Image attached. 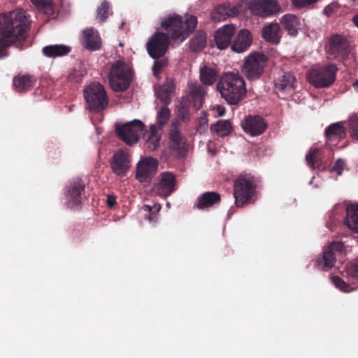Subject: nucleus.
<instances>
[{
  "label": "nucleus",
  "instance_id": "nucleus-47",
  "mask_svg": "<svg viewBox=\"0 0 358 358\" xmlns=\"http://www.w3.org/2000/svg\"><path fill=\"white\" fill-rule=\"evenodd\" d=\"M317 0H292L293 4L298 8H303L309 6Z\"/></svg>",
  "mask_w": 358,
  "mask_h": 358
},
{
  "label": "nucleus",
  "instance_id": "nucleus-44",
  "mask_svg": "<svg viewBox=\"0 0 358 358\" xmlns=\"http://www.w3.org/2000/svg\"><path fill=\"white\" fill-rule=\"evenodd\" d=\"M346 168L345 162L342 159H338L334 166L331 168V173H336V176H341L343 170Z\"/></svg>",
  "mask_w": 358,
  "mask_h": 358
},
{
  "label": "nucleus",
  "instance_id": "nucleus-45",
  "mask_svg": "<svg viewBox=\"0 0 358 358\" xmlns=\"http://www.w3.org/2000/svg\"><path fill=\"white\" fill-rule=\"evenodd\" d=\"M108 10L109 5L108 2L103 1L97 9V17L99 18L101 22L105 21L108 17Z\"/></svg>",
  "mask_w": 358,
  "mask_h": 358
},
{
  "label": "nucleus",
  "instance_id": "nucleus-2",
  "mask_svg": "<svg viewBox=\"0 0 358 358\" xmlns=\"http://www.w3.org/2000/svg\"><path fill=\"white\" fill-rule=\"evenodd\" d=\"M217 90L220 96L229 105H237L247 94L245 82L238 73H224L219 78Z\"/></svg>",
  "mask_w": 358,
  "mask_h": 358
},
{
  "label": "nucleus",
  "instance_id": "nucleus-32",
  "mask_svg": "<svg viewBox=\"0 0 358 358\" xmlns=\"http://www.w3.org/2000/svg\"><path fill=\"white\" fill-rule=\"evenodd\" d=\"M346 212L345 224L352 231L358 232V204L348 206Z\"/></svg>",
  "mask_w": 358,
  "mask_h": 358
},
{
  "label": "nucleus",
  "instance_id": "nucleus-40",
  "mask_svg": "<svg viewBox=\"0 0 358 358\" xmlns=\"http://www.w3.org/2000/svg\"><path fill=\"white\" fill-rule=\"evenodd\" d=\"M152 66V73L155 77H157L162 71L168 65L169 60L167 57L163 56L159 59H155Z\"/></svg>",
  "mask_w": 358,
  "mask_h": 358
},
{
  "label": "nucleus",
  "instance_id": "nucleus-9",
  "mask_svg": "<svg viewBox=\"0 0 358 358\" xmlns=\"http://www.w3.org/2000/svg\"><path fill=\"white\" fill-rule=\"evenodd\" d=\"M145 125L138 120H135L123 125H116V133L119 138L129 145L136 143L139 137L143 134Z\"/></svg>",
  "mask_w": 358,
  "mask_h": 358
},
{
  "label": "nucleus",
  "instance_id": "nucleus-22",
  "mask_svg": "<svg viewBox=\"0 0 358 358\" xmlns=\"http://www.w3.org/2000/svg\"><path fill=\"white\" fill-rule=\"evenodd\" d=\"M240 13V8L230 3L217 6L211 13V18L215 22L224 20L228 17L236 16Z\"/></svg>",
  "mask_w": 358,
  "mask_h": 358
},
{
  "label": "nucleus",
  "instance_id": "nucleus-50",
  "mask_svg": "<svg viewBox=\"0 0 358 358\" xmlns=\"http://www.w3.org/2000/svg\"><path fill=\"white\" fill-rule=\"evenodd\" d=\"M32 3L39 8H46L50 6L48 0H31Z\"/></svg>",
  "mask_w": 358,
  "mask_h": 358
},
{
  "label": "nucleus",
  "instance_id": "nucleus-13",
  "mask_svg": "<svg viewBox=\"0 0 358 358\" xmlns=\"http://www.w3.org/2000/svg\"><path fill=\"white\" fill-rule=\"evenodd\" d=\"M158 162L149 157L140 161L136 166V178L141 182H147L157 172Z\"/></svg>",
  "mask_w": 358,
  "mask_h": 358
},
{
  "label": "nucleus",
  "instance_id": "nucleus-33",
  "mask_svg": "<svg viewBox=\"0 0 358 358\" xmlns=\"http://www.w3.org/2000/svg\"><path fill=\"white\" fill-rule=\"evenodd\" d=\"M217 76L218 73L214 68L203 66L200 69V80L205 85H212Z\"/></svg>",
  "mask_w": 358,
  "mask_h": 358
},
{
  "label": "nucleus",
  "instance_id": "nucleus-19",
  "mask_svg": "<svg viewBox=\"0 0 358 358\" xmlns=\"http://www.w3.org/2000/svg\"><path fill=\"white\" fill-rule=\"evenodd\" d=\"M252 41L251 33L247 29H241L231 45L232 51L237 53L245 52L251 45Z\"/></svg>",
  "mask_w": 358,
  "mask_h": 358
},
{
  "label": "nucleus",
  "instance_id": "nucleus-23",
  "mask_svg": "<svg viewBox=\"0 0 358 358\" xmlns=\"http://www.w3.org/2000/svg\"><path fill=\"white\" fill-rule=\"evenodd\" d=\"M82 44L87 50L90 51L99 50L101 42L99 33L92 28L84 30Z\"/></svg>",
  "mask_w": 358,
  "mask_h": 358
},
{
  "label": "nucleus",
  "instance_id": "nucleus-14",
  "mask_svg": "<svg viewBox=\"0 0 358 358\" xmlns=\"http://www.w3.org/2000/svg\"><path fill=\"white\" fill-rule=\"evenodd\" d=\"M66 196L71 207L82 204L86 199L85 182L82 179L73 180L69 185Z\"/></svg>",
  "mask_w": 358,
  "mask_h": 358
},
{
  "label": "nucleus",
  "instance_id": "nucleus-54",
  "mask_svg": "<svg viewBox=\"0 0 358 358\" xmlns=\"http://www.w3.org/2000/svg\"><path fill=\"white\" fill-rule=\"evenodd\" d=\"M355 24L358 27V14L353 17Z\"/></svg>",
  "mask_w": 358,
  "mask_h": 358
},
{
  "label": "nucleus",
  "instance_id": "nucleus-7",
  "mask_svg": "<svg viewBox=\"0 0 358 358\" xmlns=\"http://www.w3.org/2000/svg\"><path fill=\"white\" fill-rule=\"evenodd\" d=\"M337 71L334 64L312 69L308 75L309 83L317 88L328 87L335 81Z\"/></svg>",
  "mask_w": 358,
  "mask_h": 358
},
{
  "label": "nucleus",
  "instance_id": "nucleus-52",
  "mask_svg": "<svg viewBox=\"0 0 358 358\" xmlns=\"http://www.w3.org/2000/svg\"><path fill=\"white\" fill-rule=\"evenodd\" d=\"M106 202L108 206L112 208L117 203L116 197L114 195H108Z\"/></svg>",
  "mask_w": 358,
  "mask_h": 358
},
{
  "label": "nucleus",
  "instance_id": "nucleus-36",
  "mask_svg": "<svg viewBox=\"0 0 358 358\" xmlns=\"http://www.w3.org/2000/svg\"><path fill=\"white\" fill-rule=\"evenodd\" d=\"M206 34L203 31H198L190 41V48L194 52H199L205 48L206 44Z\"/></svg>",
  "mask_w": 358,
  "mask_h": 358
},
{
  "label": "nucleus",
  "instance_id": "nucleus-30",
  "mask_svg": "<svg viewBox=\"0 0 358 358\" xmlns=\"http://www.w3.org/2000/svg\"><path fill=\"white\" fill-rule=\"evenodd\" d=\"M162 134L155 124L150 126L145 146L150 151H154L159 146Z\"/></svg>",
  "mask_w": 358,
  "mask_h": 358
},
{
  "label": "nucleus",
  "instance_id": "nucleus-6",
  "mask_svg": "<svg viewBox=\"0 0 358 358\" xmlns=\"http://www.w3.org/2000/svg\"><path fill=\"white\" fill-rule=\"evenodd\" d=\"M83 94L89 109L95 113L102 111L108 104L107 93L103 86L99 83L89 85Z\"/></svg>",
  "mask_w": 358,
  "mask_h": 358
},
{
  "label": "nucleus",
  "instance_id": "nucleus-15",
  "mask_svg": "<svg viewBox=\"0 0 358 358\" xmlns=\"http://www.w3.org/2000/svg\"><path fill=\"white\" fill-rule=\"evenodd\" d=\"M244 131L252 136H259L267 128V122L259 115H248L241 123Z\"/></svg>",
  "mask_w": 358,
  "mask_h": 358
},
{
  "label": "nucleus",
  "instance_id": "nucleus-43",
  "mask_svg": "<svg viewBox=\"0 0 358 358\" xmlns=\"http://www.w3.org/2000/svg\"><path fill=\"white\" fill-rule=\"evenodd\" d=\"M350 134L354 141H358V116H353L348 120Z\"/></svg>",
  "mask_w": 358,
  "mask_h": 358
},
{
  "label": "nucleus",
  "instance_id": "nucleus-24",
  "mask_svg": "<svg viewBox=\"0 0 358 358\" xmlns=\"http://www.w3.org/2000/svg\"><path fill=\"white\" fill-rule=\"evenodd\" d=\"M221 201V195L217 192H206L198 197L194 206L203 210L215 205L219 204Z\"/></svg>",
  "mask_w": 358,
  "mask_h": 358
},
{
  "label": "nucleus",
  "instance_id": "nucleus-11",
  "mask_svg": "<svg viewBox=\"0 0 358 358\" xmlns=\"http://www.w3.org/2000/svg\"><path fill=\"white\" fill-rule=\"evenodd\" d=\"M170 38L168 34L156 32L146 44L149 55L154 59L165 55L169 49Z\"/></svg>",
  "mask_w": 358,
  "mask_h": 358
},
{
  "label": "nucleus",
  "instance_id": "nucleus-18",
  "mask_svg": "<svg viewBox=\"0 0 358 358\" xmlns=\"http://www.w3.org/2000/svg\"><path fill=\"white\" fill-rule=\"evenodd\" d=\"M235 31L236 27L233 24H226L218 29L215 34V41L217 48L220 50L227 48L231 44Z\"/></svg>",
  "mask_w": 358,
  "mask_h": 358
},
{
  "label": "nucleus",
  "instance_id": "nucleus-1",
  "mask_svg": "<svg viewBox=\"0 0 358 358\" xmlns=\"http://www.w3.org/2000/svg\"><path fill=\"white\" fill-rule=\"evenodd\" d=\"M29 15L23 9L0 14V59L9 55L7 48L22 49L29 30Z\"/></svg>",
  "mask_w": 358,
  "mask_h": 358
},
{
  "label": "nucleus",
  "instance_id": "nucleus-31",
  "mask_svg": "<svg viewBox=\"0 0 358 358\" xmlns=\"http://www.w3.org/2000/svg\"><path fill=\"white\" fill-rule=\"evenodd\" d=\"M281 23L289 35L295 36L298 34L300 22L296 15L292 14L284 15L281 20Z\"/></svg>",
  "mask_w": 358,
  "mask_h": 358
},
{
  "label": "nucleus",
  "instance_id": "nucleus-29",
  "mask_svg": "<svg viewBox=\"0 0 358 358\" xmlns=\"http://www.w3.org/2000/svg\"><path fill=\"white\" fill-rule=\"evenodd\" d=\"M336 256L331 248H326L322 253V257L315 261V266L323 271L331 269L335 264Z\"/></svg>",
  "mask_w": 358,
  "mask_h": 358
},
{
  "label": "nucleus",
  "instance_id": "nucleus-46",
  "mask_svg": "<svg viewBox=\"0 0 358 358\" xmlns=\"http://www.w3.org/2000/svg\"><path fill=\"white\" fill-rule=\"evenodd\" d=\"M178 117L182 121L189 119V110L187 106L182 104L178 108Z\"/></svg>",
  "mask_w": 358,
  "mask_h": 358
},
{
  "label": "nucleus",
  "instance_id": "nucleus-20",
  "mask_svg": "<svg viewBox=\"0 0 358 358\" xmlns=\"http://www.w3.org/2000/svg\"><path fill=\"white\" fill-rule=\"evenodd\" d=\"M176 184L175 176L169 172L162 174V178L156 186V189L159 196L166 197L174 191Z\"/></svg>",
  "mask_w": 358,
  "mask_h": 358
},
{
  "label": "nucleus",
  "instance_id": "nucleus-25",
  "mask_svg": "<svg viewBox=\"0 0 358 358\" xmlns=\"http://www.w3.org/2000/svg\"><path fill=\"white\" fill-rule=\"evenodd\" d=\"M262 36L272 44H278L281 38V29L278 23H270L262 29Z\"/></svg>",
  "mask_w": 358,
  "mask_h": 358
},
{
  "label": "nucleus",
  "instance_id": "nucleus-4",
  "mask_svg": "<svg viewBox=\"0 0 358 358\" xmlns=\"http://www.w3.org/2000/svg\"><path fill=\"white\" fill-rule=\"evenodd\" d=\"M197 24V18L194 15L186 17L185 21L180 15L167 17L162 22V27L171 34V38L174 41L182 42L194 31Z\"/></svg>",
  "mask_w": 358,
  "mask_h": 358
},
{
  "label": "nucleus",
  "instance_id": "nucleus-26",
  "mask_svg": "<svg viewBox=\"0 0 358 358\" xmlns=\"http://www.w3.org/2000/svg\"><path fill=\"white\" fill-rule=\"evenodd\" d=\"M36 82V78L31 75L17 76L13 78V86L18 92L30 90Z\"/></svg>",
  "mask_w": 358,
  "mask_h": 358
},
{
  "label": "nucleus",
  "instance_id": "nucleus-17",
  "mask_svg": "<svg viewBox=\"0 0 358 358\" xmlns=\"http://www.w3.org/2000/svg\"><path fill=\"white\" fill-rule=\"evenodd\" d=\"M328 53L334 59H343L348 55V43L341 35H334L329 40Z\"/></svg>",
  "mask_w": 358,
  "mask_h": 358
},
{
  "label": "nucleus",
  "instance_id": "nucleus-48",
  "mask_svg": "<svg viewBox=\"0 0 358 358\" xmlns=\"http://www.w3.org/2000/svg\"><path fill=\"white\" fill-rule=\"evenodd\" d=\"M328 248H331L334 252V251L342 252L345 249V245L343 242H332Z\"/></svg>",
  "mask_w": 358,
  "mask_h": 358
},
{
  "label": "nucleus",
  "instance_id": "nucleus-53",
  "mask_svg": "<svg viewBox=\"0 0 358 358\" xmlns=\"http://www.w3.org/2000/svg\"><path fill=\"white\" fill-rule=\"evenodd\" d=\"M207 125V117L206 116L201 117L199 120V125L198 127L199 128H206Z\"/></svg>",
  "mask_w": 358,
  "mask_h": 358
},
{
  "label": "nucleus",
  "instance_id": "nucleus-37",
  "mask_svg": "<svg viewBox=\"0 0 358 358\" xmlns=\"http://www.w3.org/2000/svg\"><path fill=\"white\" fill-rule=\"evenodd\" d=\"M306 161L313 169L320 167L322 161L320 150L318 148H310L306 156Z\"/></svg>",
  "mask_w": 358,
  "mask_h": 358
},
{
  "label": "nucleus",
  "instance_id": "nucleus-51",
  "mask_svg": "<svg viewBox=\"0 0 358 358\" xmlns=\"http://www.w3.org/2000/svg\"><path fill=\"white\" fill-rule=\"evenodd\" d=\"M336 6L334 3H331L325 6L323 10V13L327 16H330L334 11Z\"/></svg>",
  "mask_w": 358,
  "mask_h": 358
},
{
  "label": "nucleus",
  "instance_id": "nucleus-35",
  "mask_svg": "<svg viewBox=\"0 0 358 358\" xmlns=\"http://www.w3.org/2000/svg\"><path fill=\"white\" fill-rule=\"evenodd\" d=\"M212 132L215 133L218 136L224 137L228 136L232 131V127L229 120H221L210 127Z\"/></svg>",
  "mask_w": 358,
  "mask_h": 358
},
{
  "label": "nucleus",
  "instance_id": "nucleus-49",
  "mask_svg": "<svg viewBox=\"0 0 358 358\" xmlns=\"http://www.w3.org/2000/svg\"><path fill=\"white\" fill-rule=\"evenodd\" d=\"M82 74L80 71L76 70H73L72 72L69 74V78L71 80L75 81L76 83L80 82L81 80Z\"/></svg>",
  "mask_w": 358,
  "mask_h": 358
},
{
  "label": "nucleus",
  "instance_id": "nucleus-5",
  "mask_svg": "<svg viewBox=\"0 0 358 358\" xmlns=\"http://www.w3.org/2000/svg\"><path fill=\"white\" fill-rule=\"evenodd\" d=\"M134 77L131 64L124 60L113 62L110 67L108 79L111 89L115 92H123L130 86Z\"/></svg>",
  "mask_w": 358,
  "mask_h": 358
},
{
  "label": "nucleus",
  "instance_id": "nucleus-38",
  "mask_svg": "<svg viewBox=\"0 0 358 358\" xmlns=\"http://www.w3.org/2000/svg\"><path fill=\"white\" fill-rule=\"evenodd\" d=\"M171 117V110L166 106H162L157 114V124H155L158 129L162 130L164 126L168 123Z\"/></svg>",
  "mask_w": 358,
  "mask_h": 358
},
{
  "label": "nucleus",
  "instance_id": "nucleus-55",
  "mask_svg": "<svg viewBox=\"0 0 358 358\" xmlns=\"http://www.w3.org/2000/svg\"><path fill=\"white\" fill-rule=\"evenodd\" d=\"M354 87L358 90V80L354 83Z\"/></svg>",
  "mask_w": 358,
  "mask_h": 358
},
{
  "label": "nucleus",
  "instance_id": "nucleus-8",
  "mask_svg": "<svg viewBox=\"0 0 358 358\" xmlns=\"http://www.w3.org/2000/svg\"><path fill=\"white\" fill-rule=\"evenodd\" d=\"M266 59L264 54L259 52L250 54L245 58L242 65L243 74L250 81L259 79L263 75Z\"/></svg>",
  "mask_w": 358,
  "mask_h": 358
},
{
  "label": "nucleus",
  "instance_id": "nucleus-21",
  "mask_svg": "<svg viewBox=\"0 0 358 358\" xmlns=\"http://www.w3.org/2000/svg\"><path fill=\"white\" fill-rule=\"evenodd\" d=\"M295 77L291 73H284L275 80V90L278 93H290L295 90Z\"/></svg>",
  "mask_w": 358,
  "mask_h": 358
},
{
  "label": "nucleus",
  "instance_id": "nucleus-28",
  "mask_svg": "<svg viewBox=\"0 0 358 358\" xmlns=\"http://www.w3.org/2000/svg\"><path fill=\"white\" fill-rule=\"evenodd\" d=\"M71 50V47L63 44L49 45L43 48V54L50 58L67 55Z\"/></svg>",
  "mask_w": 358,
  "mask_h": 358
},
{
  "label": "nucleus",
  "instance_id": "nucleus-12",
  "mask_svg": "<svg viewBox=\"0 0 358 358\" xmlns=\"http://www.w3.org/2000/svg\"><path fill=\"white\" fill-rule=\"evenodd\" d=\"M131 166V156L127 150H117L110 162L113 173L120 178L127 176Z\"/></svg>",
  "mask_w": 358,
  "mask_h": 358
},
{
  "label": "nucleus",
  "instance_id": "nucleus-3",
  "mask_svg": "<svg viewBox=\"0 0 358 358\" xmlns=\"http://www.w3.org/2000/svg\"><path fill=\"white\" fill-rule=\"evenodd\" d=\"M258 180L251 173H242L234 181V196L237 207L255 203Z\"/></svg>",
  "mask_w": 358,
  "mask_h": 358
},
{
  "label": "nucleus",
  "instance_id": "nucleus-39",
  "mask_svg": "<svg viewBox=\"0 0 358 358\" xmlns=\"http://www.w3.org/2000/svg\"><path fill=\"white\" fill-rule=\"evenodd\" d=\"M343 275L350 280H358V260H353L345 266Z\"/></svg>",
  "mask_w": 358,
  "mask_h": 358
},
{
  "label": "nucleus",
  "instance_id": "nucleus-16",
  "mask_svg": "<svg viewBox=\"0 0 358 358\" xmlns=\"http://www.w3.org/2000/svg\"><path fill=\"white\" fill-rule=\"evenodd\" d=\"M278 8L275 0H252L249 3V9L252 14L263 17L272 15Z\"/></svg>",
  "mask_w": 358,
  "mask_h": 358
},
{
  "label": "nucleus",
  "instance_id": "nucleus-41",
  "mask_svg": "<svg viewBox=\"0 0 358 358\" xmlns=\"http://www.w3.org/2000/svg\"><path fill=\"white\" fill-rule=\"evenodd\" d=\"M155 210H152V208L150 205H143L142 209L145 212V218L150 222H156L157 219V212L160 209V206H155Z\"/></svg>",
  "mask_w": 358,
  "mask_h": 358
},
{
  "label": "nucleus",
  "instance_id": "nucleus-10",
  "mask_svg": "<svg viewBox=\"0 0 358 358\" xmlns=\"http://www.w3.org/2000/svg\"><path fill=\"white\" fill-rule=\"evenodd\" d=\"M180 125L177 120L171 122L169 132V149L178 157H182L187 152V144L185 138L180 131Z\"/></svg>",
  "mask_w": 358,
  "mask_h": 358
},
{
  "label": "nucleus",
  "instance_id": "nucleus-42",
  "mask_svg": "<svg viewBox=\"0 0 358 358\" xmlns=\"http://www.w3.org/2000/svg\"><path fill=\"white\" fill-rule=\"evenodd\" d=\"M331 280L334 285L342 292H350L354 290L350 284L347 283L338 276H332Z\"/></svg>",
  "mask_w": 358,
  "mask_h": 358
},
{
  "label": "nucleus",
  "instance_id": "nucleus-27",
  "mask_svg": "<svg viewBox=\"0 0 358 358\" xmlns=\"http://www.w3.org/2000/svg\"><path fill=\"white\" fill-rule=\"evenodd\" d=\"M324 133L328 141H339L345 137L346 129L341 122H336L328 126Z\"/></svg>",
  "mask_w": 358,
  "mask_h": 358
},
{
  "label": "nucleus",
  "instance_id": "nucleus-34",
  "mask_svg": "<svg viewBox=\"0 0 358 358\" xmlns=\"http://www.w3.org/2000/svg\"><path fill=\"white\" fill-rule=\"evenodd\" d=\"M175 91V85L172 82L167 83L162 85L157 92L160 101L165 105H168L171 101V96Z\"/></svg>",
  "mask_w": 358,
  "mask_h": 358
}]
</instances>
